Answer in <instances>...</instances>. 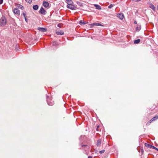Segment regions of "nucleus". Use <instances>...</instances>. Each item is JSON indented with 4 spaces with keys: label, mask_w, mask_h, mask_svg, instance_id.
<instances>
[{
    "label": "nucleus",
    "mask_w": 158,
    "mask_h": 158,
    "mask_svg": "<svg viewBox=\"0 0 158 158\" xmlns=\"http://www.w3.org/2000/svg\"><path fill=\"white\" fill-rule=\"evenodd\" d=\"M73 2H70L68 3L67 5V8L71 9L72 10H74L76 8V6L72 4Z\"/></svg>",
    "instance_id": "1"
},
{
    "label": "nucleus",
    "mask_w": 158,
    "mask_h": 158,
    "mask_svg": "<svg viewBox=\"0 0 158 158\" xmlns=\"http://www.w3.org/2000/svg\"><path fill=\"white\" fill-rule=\"evenodd\" d=\"M0 25L4 26L6 23V19L5 17H2L0 19Z\"/></svg>",
    "instance_id": "2"
},
{
    "label": "nucleus",
    "mask_w": 158,
    "mask_h": 158,
    "mask_svg": "<svg viewBox=\"0 0 158 158\" xmlns=\"http://www.w3.org/2000/svg\"><path fill=\"white\" fill-rule=\"evenodd\" d=\"M47 102L48 104V105L52 106L54 104V102L52 100H51V101H50V100L48 98V97L47 98Z\"/></svg>",
    "instance_id": "3"
},
{
    "label": "nucleus",
    "mask_w": 158,
    "mask_h": 158,
    "mask_svg": "<svg viewBox=\"0 0 158 158\" xmlns=\"http://www.w3.org/2000/svg\"><path fill=\"white\" fill-rule=\"evenodd\" d=\"M39 12L41 14L43 15H45L46 13V10L42 7H41L40 8V10L39 11Z\"/></svg>",
    "instance_id": "4"
},
{
    "label": "nucleus",
    "mask_w": 158,
    "mask_h": 158,
    "mask_svg": "<svg viewBox=\"0 0 158 158\" xmlns=\"http://www.w3.org/2000/svg\"><path fill=\"white\" fill-rule=\"evenodd\" d=\"M13 12L15 14H17L19 15L20 14V10L18 9L17 8H15L13 10Z\"/></svg>",
    "instance_id": "5"
},
{
    "label": "nucleus",
    "mask_w": 158,
    "mask_h": 158,
    "mask_svg": "<svg viewBox=\"0 0 158 158\" xmlns=\"http://www.w3.org/2000/svg\"><path fill=\"white\" fill-rule=\"evenodd\" d=\"M43 5L45 8H48L49 6V4L48 2L46 1H44L43 2Z\"/></svg>",
    "instance_id": "6"
},
{
    "label": "nucleus",
    "mask_w": 158,
    "mask_h": 158,
    "mask_svg": "<svg viewBox=\"0 0 158 158\" xmlns=\"http://www.w3.org/2000/svg\"><path fill=\"white\" fill-rule=\"evenodd\" d=\"M38 29L42 32H45L47 31L46 28L44 27H38Z\"/></svg>",
    "instance_id": "7"
},
{
    "label": "nucleus",
    "mask_w": 158,
    "mask_h": 158,
    "mask_svg": "<svg viewBox=\"0 0 158 158\" xmlns=\"http://www.w3.org/2000/svg\"><path fill=\"white\" fill-rule=\"evenodd\" d=\"M117 17L121 19H123L124 18V15L122 13H119L118 14Z\"/></svg>",
    "instance_id": "8"
},
{
    "label": "nucleus",
    "mask_w": 158,
    "mask_h": 158,
    "mask_svg": "<svg viewBox=\"0 0 158 158\" xmlns=\"http://www.w3.org/2000/svg\"><path fill=\"white\" fill-rule=\"evenodd\" d=\"M16 7L19 9H20L21 10L23 9V7L22 5H21L19 4H16L15 5Z\"/></svg>",
    "instance_id": "9"
},
{
    "label": "nucleus",
    "mask_w": 158,
    "mask_h": 158,
    "mask_svg": "<svg viewBox=\"0 0 158 158\" xmlns=\"http://www.w3.org/2000/svg\"><path fill=\"white\" fill-rule=\"evenodd\" d=\"M56 33L59 35H62L64 34V32L61 30L57 31Z\"/></svg>",
    "instance_id": "10"
},
{
    "label": "nucleus",
    "mask_w": 158,
    "mask_h": 158,
    "mask_svg": "<svg viewBox=\"0 0 158 158\" xmlns=\"http://www.w3.org/2000/svg\"><path fill=\"white\" fill-rule=\"evenodd\" d=\"M141 29V26L140 25L138 24L136 27V31H139Z\"/></svg>",
    "instance_id": "11"
},
{
    "label": "nucleus",
    "mask_w": 158,
    "mask_h": 158,
    "mask_svg": "<svg viewBox=\"0 0 158 158\" xmlns=\"http://www.w3.org/2000/svg\"><path fill=\"white\" fill-rule=\"evenodd\" d=\"M101 139H99L97 141L96 145L97 146H100L101 144Z\"/></svg>",
    "instance_id": "12"
},
{
    "label": "nucleus",
    "mask_w": 158,
    "mask_h": 158,
    "mask_svg": "<svg viewBox=\"0 0 158 158\" xmlns=\"http://www.w3.org/2000/svg\"><path fill=\"white\" fill-rule=\"evenodd\" d=\"M158 118V116L157 115H156L153 118L150 120V123H151L152 121H155Z\"/></svg>",
    "instance_id": "13"
},
{
    "label": "nucleus",
    "mask_w": 158,
    "mask_h": 158,
    "mask_svg": "<svg viewBox=\"0 0 158 158\" xmlns=\"http://www.w3.org/2000/svg\"><path fill=\"white\" fill-rule=\"evenodd\" d=\"M94 6L98 10H101L102 8L100 6L97 4H94Z\"/></svg>",
    "instance_id": "14"
},
{
    "label": "nucleus",
    "mask_w": 158,
    "mask_h": 158,
    "mask_svg": "<svg viewBox=\"0 0 158 158\" xmlns=\"http://www.w3.org/2000/svg\"><path fill=\"white\" fill-rule=\"evenodd\" d=\"M145 146L147 148H152L153 146L147 143H145Z\"/></svg>",
    "instance_id": "15"
},
{
    "label": "nucleus",
    "mask_w": 158,
    "mask_h": 158,
    "mask_svg": "<svg viewBox=\"0 0 158 158\" xmlns=\"http://www.w3.org/2000/svg\"><path fill=\"white\" fill-rule=\"evenodd\" d=\"M149 7L152 9L153 10H154L155 9V7L154 6V5H153L151 3L149 4Z\"/></svg>",
    "instance_id": "16"
},
{
    "label": "nucleus",
    "mask_w": 158,
    "mask_h": 158,
    "mask_svg": "<svg viewBox=\"0 0 158 158\" xmlns=\"http://www.w3.org/2000/svg\"><path fill=\"white\" fill-rule=\"evenodd\" d=\"M39 6L37 5H34L33 8L35 10H36L38 9Z\"/></svg>",
    "instance_id": "17"
},
{
    "label": "nucleus",
    "mask_w": 158,
    "mask_h": 158,
    "mask_svg": "<svg viewBox=\"0 0 158 158\" xmlns=\"http://www.w3.org/2000/svg\"><path fill=\"white\" fill-rule=\"evenodd\" d=\"M87 23H86L83 20H81L79 21V23L80 24H85Z\"/></svg>",
    "instance_id": "18"
},
{
    "label": "nucleus",
    "mask_w": 158,
    "mask_h": 158,
    "mask_svg": "<svg viewBox=\"0 0 158 158\" xmlns=\"http://www.w3.org/2000/svg\"><path fill=\"white\" fill-rule=\"evenodd\" d=\"M82 147L84 149H87L89 148V147L88 145H82Z\"/></svg>",
    "instance_id": "19"
},
{
    "label": "nucleus",
    "mask_w": 158,
    "mask_h": 158,
    "mask_svg": "<svg viewBox=\"0 0 158 158\" xmlns=\"http://www.w3.org/2000/svg\"><path fill=\"white\" fill-rule=\"evenodd\" d=\"M140 41V40L139 39H138L137 40H135L134 41V44H137L139 43Z\"/></svg>",
    "instance_id": "20"
},
{
    "label": "nucleus",
    "mask_w": 158,
    "mask_h": 158,
    "mask_svg": "<svg viewBox=\"0 0 158 158\" xmlns=\"http://www.w3.org/2000/svg\"><path fill=\"white\" fill-rule=\"evenodd\" d=\"M93 25H96V26H102L101 24L99 23H94L93 24Z\"/></svg>",
    "instance_id": "21"
},
{
    "label": "nucleus",
    "mask_w": 158,
    "mask_h": 158,
    "mask_svg": "<svg viewBox=\"0 0 158 158\" xmlns=\"http://www.w3.org/2000/svg\"><path fill=\"white\" fill-rule=\"evenodd\" d=\"M114 6V5L113 4H111L108 6L109 8L110 9L112 8Z\"/></svg>",
    "instance_id": "22"
},
{
    "label": "nucleus",
    "mask_w": 158,
    "mask_h": 158,
    "mask_svg": "<svg viewBox=\"0 0 158 158\" xmlns=\"http://www.w3.org/2000/svg\"><path fill=\"white\" fill-rule=\"evenodd\" d=\"M25 1L26 2H27L29 3H31L32 1V0H25Z\"/></svg>",
    "instance_id": "23"
},
{
    "label": "nucleus",
    "mask_w": 158,
    "mask_h": 158,
    "mask_svg": "<svg viewBox=\"0 0 158 158\" xmlns=\"http://www.w3.org/2000/svg\"><path fill=\"white\" fill-rule=\"evenodd\" d=\"M105 152V150H102V151H100L99 152L100 153V154H102V153H103Z\"/></svg>",
    "instance_id": "24"
},
{
    "label": "nucleus",
    "mask_w": 158,
    "mask_h": 158,
    "mask_svg": "<svg viewBox=\"0 0 158 158\" xmlns=\"http://www.w3.org/2000/svg\"><path fill=\"white\" fill-rule=\"evenodd\" d=\"M66 1L67 2V3H69L73 2L71 0H66Z\"/></svg>",
    "instance_id": "25"
},
{
    "label": "nucleus",
    "mask_w": 158,
    "mask_h": 158,
    "mask_svg": "<svg viewBox=\"0 0 158 158\" xmlns=\"http://www.w3.org/2000/svg\"><path fill=\"white\" fill-rule=\"evenodd\" d=\"M152 148L156 149V150L157 151H158V148H157L155 147H154V146H152Z\"/></svg>",
    "instance_id": "26"
},
{
    "label": "nucleus",
    "mask_w": 158,
    "mask_h": 158,
    "mask_svg": "<svg viewBox=\"0 0 158 158\" xmlns=\"http://www.w3.org/2000/svg\"><path fill=\"white\" fill-rule=\"evenodd\" d=\"M23 15L24 16V17H26V13L23 11Z\"/></svg>",
    "instance_id": "27"
},
{
    "label": "nucleus",
    "mask_w": 158,
    "mask_h": 158,
    "mask_svg": "<svg viewBox=\"0 0 158 158\" xmlns=\"http://www.w3.org/2000/svg\"><path fill=\"white\" fill-rule=\"evenodd\" d=\"M3 2V0H0V4H2Z\"/></svg>",
    "instance_id": "28"
},
{
    "label": "nucleus",
    "mask_w": 158,
    "mask_h": 158,
    "mask_svg": "<svg viewBox=\"0 0 158 158\" xmlns=\"http://www.w3.org/2000/svg\"><path fill=\"white\" fill-rule=\"evenodd\" d=\"M151 123L150 120L147 123V125H149V123Z\"/></svg>",
    "instance_id": "29"
},
{
    "label": "nucleus",
    "mask_w": 158,
    "mask_h": 158,
    "mask_svg": "<svg viewBox=\"0 0 158 158\" xmlns=\"http://www.w3.org/2000/svg\"><path fill=\"white\" fill-rule=\"evenodd\" d=\"M134 23L135 24H136L137 23V22L136 21H135L134 22Z\"/></svg>",
    "instance_id": "30"
},
{
    "label": "nucleus",
    "mask_w": 158,
    "mask_h": 158,
    "mask_svg": "<svg viewBox=\"0 0 158 158\" xmlns=\"http://www.w3.org/2000/svg\"><path fill=\"white\" fill-rule=\"evenodd\" d=\"M88 158H92V157L91 156H88Z\"/></svg>",
    "instance_id": "31"
},
{
    "label": "nucleus",
    "mask_w": 158,
    "mask_h": 158,
    "mask_svg": "<svg viewBox=\"0 0 158 158\" xmlns=\"http://www.w3.org/2000/svg\"><path fill=\"white\" fill-rule=\"evenodd\" d=\"M24 18H25V20L26 21V22H27V19L26 18V17H24Z\"/></svg>",
    "instance_id": "32"
},
{
    "label": "nucleus",
    "mask_w": 158,
    "mask_h": 158,
    "mask_svg": "<svg viewBox=\"0 0 158 158\" xmlns=\"http://www.w3.org/2000/svg\"><path fill=\"white\" fill-rule=\"evenodd\" d=\"M99 127V126H97V130H98V128Z\"/></svg>",
    "instance_id": "33"
},
{
    "label": "nucleus",
    "mask_w": 158,
    "mask_h": 158,
    "mask_svg": "<svg viewBox=\"0 0 158 158\" xmlns=\"http://www.w3.org/2000/svg\"><path fill=\"white\" fill-rule=\"evenodd\" d=\"M59 24H58V26L59 27Z\"/></svg>",
    "instance_id": "34"
},
{
    "label": "nucleus",
    "mask_w": 158,
    "mask_h": 158,
    "mask_svg": "<svg viewBox=\"0 0 158 158\" xmlns=\"http://www.w3.org/2000/svg\"><path fill=\"white\" fill-rule=\"evenodd\" d=\"M132 0L133 1H134L135 0Z\"/></svg>",
    "instance_id": "35"
}]
</instances>
